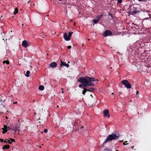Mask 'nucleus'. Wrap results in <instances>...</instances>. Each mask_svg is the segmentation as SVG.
Wrapping results in <instances>:
<instances>
[{
	"mask_svg": "<svg viewBox=\"0 0 151 151\" xmlns=\"http://www.w3.org/2000/svg\"><path fill=\"white\" fill-rule=\"evenodd\" d=\"M62 66H65L67 68H68L69 67V65L68 64H67L65 63L62 61V60H61L60 67H61Z\"/></svg>",
	"mask_w": 151,
	"mask_h": 151,
	"instance_id": "8",
	"label": "nucleus"
},
{
	"mask_svg": "<svg viewBox=\"0 0 151 151\" xmlns=\"http://www.w3.org/2000/svg\"><path fill=\"white\" fill-rule=\"evenodd\" d=\"M134 148V146H132L131 147V148L132 149H133V148Z\"/></svg>",
	"mask_w": 151,
	"mask_h": 151,
	"instance_id": "37",
	"label": "nucleus"
},
{
	"mask_svg": "<svg viewBox=\"0 0 151 151\" xmlns=\"http://www.w3.org/2000/svg\"><path fill=\"white\" fill-rule=\"evenodd\" d=\"M76 24V23H74V25L75 26Z\"/></svg>",
	"mask_w": 151,
	"mask_h": 151,
	"instance_id": "41",
	"label": "nucleus"
},
{
	"mask_svg": "<svg viewBox=\"0 0 151 151\" xmlns=\"http://www.w3.org/2000/svg\"><path fill=\"white\" fill-rule=\"evenodd\" d=\"M139 93V91H137L136 92V94H137Z\"/></svg>",
	"mask_w": 151,
	"mask_h": 151,
	"instance_id": "36",
	"label": "nucleus"
},
{
	"mask_svg": "<svg viewBox=\"0 0 151 151\" xmlns=\"http://www.w3.org/2000/svg\"><path fill=\"white\" fill-rule=\"evenodd\" d=\"M121 83L124 85L125 87L128 89L131 87V86L127 80H124L121 82Z\"/></svg>",
	"mask_w": 151,
	"mask_h": 151,
	"instance_id": "4",
	"label": "nucleus"
},
{
	"mask_svg": "<svg viewBox=\"0 0 151 151\" xmlns=\"http://www.w3.org/2000/svg\"><path fill=\"white\" fill-rule=\"evenodd\" d=\"M73 33V32H69L68 33V36H67V33H65L64 35L63 38L66 41L70 40V37Z\"/></svg>",
	"mask_w": 151,
	"mask_h": 151,
	"instance_id": "3",
	"label": "nucleus"
},
{
	"mask_svg": "<svg viewBox=\"0 0 151 151\" xmlns=\"http://www.w3.org/2000/svg\"><path fill=\"white\" fill-rule=\"evenodd\" d=\"M3 63L4 64L5 63H6L7 64H9V62L8 60H5L3 61Z\"/></svg>",
	"mask_w": 151,
	"mask_h": 151,
	"instance_id": "19",
	"label": "nucleus"
},
{
	"mask_svg": "<svg viewBox=\"0 0 151 151\" xmlns=\"http://www.w3.org/2000/svg\"><path fill=\"white\" fill-rule=\"evenodd\" d=\"M0 101L1 102H2V100L1 99V98H0Z\"/></svg>",
	"mask_w": 151,
	"mask_h": 151,
	"instance_id": "35",
	"label": "nucleus"
},
{
	"mask_svg": "<svg viewBox=\"0 0 151 151\" xmlns=\"http://www.w3.org/2000/svg\"><path fill=\"white\" fill-rule=\"evenodd\" d=\"M10 147V146L9 145H4L3 147V149L4 150L9 149Z\"/></svg>",
	"mask_w": 151,
	"mask_h": 151,
	"instance_id": "11",
	"label": "nucleus"
},
{
	"mask_svg": "<svg viewBox=\"0 0 151 151\" xmlns=\"http://www.w3.org/2000/svg\"><path fill=\"white\" fill-rule=\"evenodd\" d=\"M83 127H82L81 128H83Z\"/></svg>",
	"mask_w": 151,
	"mask_h": 151,
	"instance_id": "48",
	"label": "nucleus"
},
{
	"mask_svg": "<svg viewBox=\"0 0 151 151\" xmlns=\"http://www.w3.org/2000/svg\"><path fill=\"white\" fill-rule=\"evenodd\" d=\"M62 93H64V91H62L61 92Z\"/></svg>",
	"mask_w": 151,
	"mask_h": 151,
	"instance_id": "39",
	"label": "nucleus"
},
{
	"mask_svg": "<svg viewBox=\"0 0 151 151\" xmlns=\"http://www.w3.org/2000/svg\"><path fill=\"white\" fill-rule=\"evenodd\" d=\"M59 1H62L63 0H58Z\"/></svg>",
	"mask_w": 151,
	"mask_h": 151,
	"instance_id": "43",
	"label": "nucleus"
},
{
	"mask_svg": "<svg viewBox=\"0 0 151 151\" xmlns=\"http://www.w3.org/2000/svg\"><path fill=\"white\" fill-rule=\"evenodd\" d=\"M8 139H5V140L4 141V143H8Z\"/></svg>",
	"mask_w": 151,
	"mask_h": 151,
	"instance_id": "23",
	"label": "nucleus"
},
{
	"mask_svg": "<svg viewBox=\"0 0 151 151\" xmlns=\"http://www.w3.org/2000/svg\"><path fill=\"white\" fill-rule=\"evenodd\" d=\"M104 116L108 117H109L110 115L109 114V111L107 109L104 110L103 111Z\"/></svg>",
	"mask_w": 151,
	"mask_h": 151,
	"instance_id": "7",
	"label": "nucleus"
},
{
	"mask_svg": "<svg viewBox=\"0 0 151 151\" xmlns=\"http://www.w3.org/2000/svg\"><path fill=\"white\" fill-rule=\"evenodd\" d=\"M22 45L25 47H27L28 46V44L27 42L25 40H24L22 43Z\"/></svg>",
	"mask_w": 151,
	"mask_h": 151,
	"instance_id": "9",
	"label": "nucleus"
},
{
	"mask_svg": "<svg viewBox=\"0 0 151 151\" xmlns=\"http://www.w3.org/2000/svg\"><path fill=\"white\" fill-rule=\"evenodd\" d=\"M70 21H71V22H72V20H70Z\"/></svg>",
	"mask_w": 151,
	"mask_h": 151,
	"instance_id": "46",
	"label": "nucleus"
},
{
	"mask_svg": "<svg viewBox=\"0 0 151 151\" xmlns=\"http://www.w3.org/2000/svg\"><path fill=\"white\" fill-rule=\"evenodd\" d=\"M94 79L93 77H90L87 76L85 77L80 78L77 81L83 84H81L79 86V88L82 87H86L88 86H94L95 84L93 83L94 81Z\"/></svg>",
	"mask_w": 151,
	"mask_h": 151,
	"instance_id": "1",
	"label": "nucleus"
},
{
	"mask_svg": "<svg viewBox=\"0 0 151 151\" xmlns=\"http://www.w3.org/2000/svg\"><path fill=\"white\" fill-rule=\"evenodd\" d=\"M104 151H112V150L111 149H110L109 148H106L104 149Z\"/></svg>",
	"mask_w": 151,
	"mask_h": 151,
	"instance_id": "21",
	"label": "nucleus"
},
{
	"mask_svg": "<svg viewBox=\"0 0 151 151\" xmlns=\"http://www.w3.org/2000/svg\"><path fill=\"white\" fill-rule=\"evenodd\" d=\"M103 16V15L102 14H100V15L98 17H96V18H98L99 20Z\"/></svg>",
	"mask_w": 151,
	"mask_h": 151,
	"instance_id": "20",
	"label": "nucleus"
},
{
	"mask_svg": "<svg viewBox=\"0 0 151 151\" xmlns=\"http://www.w3.org/2000/svg\"><path fill=\"white\" fill-rule=\"evenodd\" d=\"M94 90V88H91L89 89H88V91L93 92Z\"/></svg>",
	"mask_w": 151,
	"mask_h": 151,
	"instance_id": "16",
	"label": "nucleus"
},
{
	"mask_svg": "<svg viewBox=\"0 0 151 151\" xmlns=\"http://www.w3.org/2000/svg\"><path fill=\"white\" fill-rule=\"evenodd\" d=\"M67 47L68 49H70L71 48V46H68Z\"/></svg>",
	"mask_w": 151,
	"mask_h": 151,
	"instance_id": "29",
	"label": "nucleus"
},
{
	"mask_svg": "<svg viewBox=\"0 0 151 151\" xmlns=\"http://www.w3.org/2000/svg\"><path fill=\"white\" fill-rule=\"evenodd\" d=\"M127 142V141H125L124 142H123V145H126L128 144V143H127V144L125 143V142Z\"/></svg>",
	"mask_w": 151,
	"mask_h": 151,
	"instance_id": "26",
	"label": "nucleus"
},
{
	"mask_svg": "<svg viewBox=\"0 0 151 151\" xmlns=\"http://www.w3.org/2000/svg\"><path fill=\"white\" fill-rule=\"evenodd\" d=\"M40 91H42L44 89V87L43 86L40 85L38 87Z\"/></svg>",
	"mask_w": 151,
	"mask_h": 151,
	"instance_id": "13",
	"label": "nucleus"
},
{
	"mask_svg": "<svg viewBox=\"0 0 151 151\" xmlns=\"http://www.w3.org/2000/svg\"><path fill=\"white\" fill-rule=\"evenodd\" d=\"M112 94H113V93H112Z\"/></svg>",
	"mask_w": 151,
	"mask_h": 151,
	"instance_id": "49",
	"label": "nucleus"
},
{
	"mask_svg": "<svg viewBox=\"0 0 151 151\" xmlns=\"http://www.w3.org/2000/svg\"><path fill=\"white\" fill-rule=\"evenodd\" d=\"M88 89H87L86 88H83V91H82V93L84 95L86 91H88Z\"/></svg>",
	"mask_w": 151,
	"mask_h": 151,
	"instance_id": "14",
	"label": "nucleus"
},
{
	"mask_svg": "<svg viewBox=\"0 0 151 151\" xmlns=\"http://www.w3.org/2000/svg\"><path fill=\"white\" fill-rule=\"evenodd\" d=\"M58 107V106H57V107Z\"/></svg>",
	"mask_w": 151,
	"mask_h": 151,
	"instance_id": "47",
	"label": "nucleus"
},
{
	"mask_svg": "<svg viewBox=\"0 0 151 151\" xmlns=\"http://www.w3.org/2000/svg\"><path fill=\"white\" fill-rule=\"evenodd\" d=\"M133 11L132 12V14H138L139 12V11L137 10L138 8L134 6L133 7Z\"/></svg>",
	"mask_w": 151,
	"mask_h": 151,
	"instance_id": "6",
	"label": "nucleus"
},
{
	"mask_svg": "<svg viewBox=\"0 0 151 151\" xmlns=\"http://www.w3.org/2000/svg\"><path fill=\"white\" fill-rule=\"evenodd\" d=\"M30 72L29 70H27L26 72V74L25 75V76L27 77H29V74Z\"/></svg>",
	"mask_w": 151,
	"mask_h": 151,
	"instance_id": "18",
	"label": "nucleus"
},
{
	"mask_svg": "<svg viewBox=\"0 0 151 151\" xmlns=\"http://www.w3.org/2000/svg\"><path fill=\"white\" fill-rule=\"evenodd\" d=\"M112 34L111 31L110 30H106L103 34V36L105 37L111 36Z\"/></svg>",
	"mask_w": 151,
	"mask_h": 151,
	"instance_id": "5",
	"label": "nucleus"
},
{
	"mask_svg": "<svg viewBox=\"0 0 151 151\" xmlns=\"http://www.w3.org/2000/svg\"><path fill=\"white\" fill-rule=\"evenodd\" d=\"M117 2L119 3H121L122 2V0H118Z\"/></svg>",
	"mask_w": 151,
	"mask_h": 151,
	"instance_id": "25",
	"label": "nucleus"
},
{
	"mask_svg": "<svg viewBox=\"0 0 151 151\" xmlns=\"http://www.w3.org/2000/svg\"><path fill=\"white\" fill-rule=\"evenodd\" d=\"M115 151H119V150H116Z\"/></svg>",
	"mask_w": 151,
	"mask_h": 151,
	"instance_id": "45",
	"label": "nucleus"
},
{
	"mask_svg": "<svg viewBox=\"0 0 151 151\" xmlns=\"http://www.w3.org/2000/svg\"><path fill=\"white\" fill-rule=\"evenodd\" d=\"M4 129H7L8 128L7 127L6 125H4Z\"/></svg>",
	"mask_w": 151,
	"mask_h": 151,
	"instance_id": "27",
	"label": "nucleus"
},
{
	"mask_svg": "<svg viewBox=\"0 0 151 151\" xmlns=\"http://www.w3.org/2000/svg\"><path fill=\"white\" fill-rule=\"evenodd\" d=\"M34 114H36V113L35 112L34 113Z\"/></svg>",
	"mask_w": 151,
	"mask_h": 151,
	"instance_id": "44",
	"label": "nucleus"
},
{
	"mask_svg": "<svg viewBox=\"0 0 151 151\" xmlns=\"http://www.w3.org/2000/svg\"><path fill=\"white\" fill-rule=\"evenodd\" d=\"M17 102H15L14 103V104H17Z\"/></svg>",
	"mask_w": 151,
	"mask_h": 151,
	"instance_id": "38",
	"label": "nucleus"
},
{
	"mask_svg": "<svg viewBox=\"0 0 151 151\" xmlns=\"http://www.w3.org/2000/svg\"><path fill=\"white\" fill-rule=\"evenodd\" d=\"M57 64L55 62H52L51 63L50 65L51 67L54 68L57 66Z\"/></svg>",
	"mask_w": 151,
	"mask_h": 151,
	"instance_id": "10",
	"label": "nucleus"
},
{
	"mask_svg": "<svg viewBox=\"0 0 151 151\" xmlns=\"http://www.w3.org/2000/svg\"><path fill=\"white\" fill-rule=\"evenodd\" d=\"M88 41H89V40H90V39H88Z\"/></svg>",
	"mask_w": 151,
	"mask_h": 151,
	"instance_id": "42",
	"label": "nucleus"
},
{
	"mask_svg": "<svg viewBox=\"0 0 151 151\" xmlns=\"http://www.w3.org/2000/svg\"><path fill=\"white\" fill-rule=\"evenodd\" d=\"M8 130H9V129H10V127H8Z\"/></svg>",
	"mask_w": 151,
	"mask_h": 151,
	"instance_id": "40",
	"label": "nucleus"
},
{
	"mask_svg": "<svg viewBox=\"0 0 151 151\" xmlns=\"http://www.w3.org/2000/svg\"><path fill=\"white\" fill-rule=\"evenodd\" d=\"M3 129V131H2V132L3 134L6 133L7 131V129H4L3 128H2Z\"/></svg>",
	"mask_w": 151,
	"mask_h": 151,
	"instance_id": "22",
	"label": "nucleus"
},
{
	"mask_svg": "<svg viewBox=\"0 0 151 151\" xmlns=\"http://www.w3.org/2000/svg\"><path fill=\"white\" fill-rule=\"evenodd\" d=\"M138 1L139 2H141L143 0H138Z\"/></svg>",
	"mask_w": 151,
	"mask_h": 151,
	"instance_id": "34",
	"label": "nucleus"
},
{
	"mask_svg": "<svg viewBox=\"0 0 151 151\" xmlns=\"http://www.w3.org/2000/svg\"><path fill=\"white\" fill-rule=\"evenodd\" d=\"M18 9L17 8H16L15 9L14 12V15H15L18 12Z\"/></svg>",
	"mask_w": 151,
	"mask_h": 151,
	"instance_id": "17",
	"label": "nucleus"
},
{
	"mask_svg": "<svg viewBox=\"0 0 151 151\" xmlns=\"http://www.w3.org/2000/svg\"><path fill=\"white\" fill-rule=\"evenodd\" d=\"M15 142V140L14 139L10 138V139H8V143L9 144H11L12 142Z\"/></svg>",
	"mask_w": 151,
	"mask_h": 151,
	"instance_id": "12",
	"label": "nucleus"
},
{
	"mask_svg": "<svg viewBox=\"0 0 151 151\" xmlns=\"http://www.w3.org/2000/svg\"><path fill=\"white\" fill-rule=\"evenodd\" d=\"M109 15L112 17V18H113V16H112V14H111L110 13V14H109Z\"/></svg>",
	"mask_w": 151,
	"mask_h": 151,
	"instance_id": "32",
	"label": "nucleus"
},
{
	"mask_svg": "<svg viewBox=\"0 0 151 151\" xmlns=\"http://www.w3.org/2000/svg\"><path fill=\"white\" fill-rule=\"evenodd\" d=\"M119 137V134L117 132L115 134L113 133L112 134L109 135L107 137L105 141L103 142V144L106 143L108 141H111L112 140H117Z\"/></svg>",
	"mask_w": 151,
	"mask_h": 151,
	"instance_id": "2",
	"label": "nucleus"
},
{
	"mask_svg": "<svg viewBox=\"0 0 151 151\" xmlns=\"http://www.w3.org/2000/svg\"><path fill=\"white\" fill-rule=\"evenodd\" d=\"M99 20L98 18H96V19H94L93 20V22L95 24H97Z\"/></svg>",
	"mask_w": 151,
	"mask_h": 151,
	"instance_id": "15",
	"label": "nucleus"
},
{
	"mask_svg": "<svg viewBox=\"0 0 151 151\" xmlns=\"http://www.w3.org/2000/svg\"><path fill=\"white\" fill-rule=\"evenodd\" d=\"M94 79V81H98V79H95L94 78H93Z\"/></svg>",
	"mask_w": 151,
	"mask_h": 151,
	"instance_id": "33",
	"label": "nucleus"
},
{
	"mask_svg": "<svg viewBox=\"0 0 151 151\" xmlns=\"http://www.w3.org/2000/svg\"><path fill=\"white\" fill-rule=\"evenodd\" d=\"M118 93L119 95H121L122 94V92H119Z\"/></svg>",
	"mask_w": 151,
	"mask_h": 151,
	"instance_id": "31",
	"label": "nucleus"
},
{
	"mask_svg": "<svg viewBox=\"0 0 151 151\" xmlns=\"http://www.w3.org/2000/svg\"><path fill=\"white\" fill-rule=\"evenodd\" d=\"M19 130L18 129V128H15V131H18V132H19Z\"/></svg>",
	"mask_w": 151,
	"mask_h": 151,
	"instance_id": "28",
	"label": "nucleus"
},
{
	"mask_svg": "<svg viewBox=\"0 0 151 151\" xmlns=\"http://www.w3.org/2000/svg\"><path fill=\"white\" fill-rule=\"evenodd\" d=\"M0 141L1 142H3V140L2 139H0Z\"/></svg>",
	"mask_w": 151,
	"mask_h": 151,
	"instance_id": "30",
	"label": "nucleus"
},
{
	"mask_svg": "<svg viewBox=\"0 0 151 151\" xmlns=\"http://www.w3.org/2000/svg\"><path fill=\"white\" fill-rule=\"evenodd\" d=\"M47 129H44V132L45 133H47Z\"/></svg>",
	"mask_w": 151,
	"mask_h": 151,
	"instance_id": "24",
	"label": "nucleus"
}]
</instances>
